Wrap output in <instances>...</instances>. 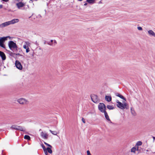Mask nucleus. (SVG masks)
Wrapping results in <instances>:
<instances>
[{
  "label": "nucleus",
  "instance_id": "f257e3e1",
  "mask_svg": "<svg viewBox=\"0 0 155 155\" xmlns=\"http://www.w3.org/2000/svg\"><path fill=\"white\" fill-rule=\"evenodd\" d=\"M8 46L10 49L13 52L17 53L18 47L15 43L13 41H9L8 43Z\"/></svg>",
  "mask_w": 155,
  "mask_h": 155
},
{
  "label": "nucleus",
  "instance_id": "f03ea898",
  "mask_svg": "<svg viewBox=\"0 0 155 155\" xmlns=\"http://www.w3.org/2000/svg\"><path fill=\"white\" fill-rule=\"evenodd\" d=\"M116 102L117 103V107L119 108L122 110H124V109H127L129 108L128 105L125 102H123L122 104L117 100H116Z\"/></svg>",
  "mask_w": 155,
  "mask_h": 155
},
{
  "label": "nucleus",
  "instance_id": "7ed1b4c3",
  "mask_svg": "<svg viewBox=\"0 0 155 155\" xmlns=\"http://www.w3.org/2000/svg\"><path fill=\"white\" fill-rule=\"evenodd\" d=\"M99 110L102 113L106 112V107L105 105L102 103H100L98 106Z\"/></svg>",
  "mask_w": 155,
  "mask_h": 155
},
{
  "label": "nucleus",
  "instance_id": "20e7f679",
  "mask_svg": "<svg viewBox=\"0 0 155 155\" xmlns=\"http://www.w3.org/2000/svg\"><path fill=\"white\" fill-rule=\"evenodd\" d=\"M9 55L15 58H18V56H20L21 57V58L23 59L24 58V56L21 54H19V53H16L15 52L13 53L10 51H9Z\"/></svg>",
  "mask_w": 155,
  "mask_h": 155
},
{
  "label": "nucleus",
  "instance_id": "39448f33",
  "mask_svg": "<svg viewBox=\"0 0 155 155\" xmlns=\"http://www.w3.org/2000/svg\"><path fill=\"white\" fill-rule=\"evenodd\" d=\"M17 101L20 104L25 105L28 104L29 102L26 99L23 98H20L17 100Z\"/></svg>",
  "mask_w": 155,
  "mask_h": 155
},
{
  "label": "nucleus",
  "instance_id": "423d86ee",
  "mask_svg": "<svg viewBox=\"0 0 155 155\" xmlns=\"http://www.w3.org/2000/svg\"><path fill=\"white\" fill-rule=\"evenodd\" d=\"M91 98L92 101L94 103H97L99 101L97 95L95 94H92L91 96Z\"/></svg>",
  "mask_w": 155,
  "mask_h": 155
},
{
  "label": "nucleus",
  "instance_id": "0eeeda50",
  "mask_svg": "<svg viewBox=\"0 0 155 155\" xmlns=\"http://www.w3.org/2000/svg\"><path fill=\"white\" fill-rule=\"evenodd\" d=\"M15 66L19 70H21L22 69V66L20 62L16 60L15 63Z\"/></svg>",
  "mask_w": 155,
  "mask_h": 155
},
{
  "label": "nucleus",
  "instance_id": "6e6552de",
  "mask_svg": "<svg viewBox=\"0 0 155 155\" xmlns=\"http://www.w3.org/2000/svg\"><path fill=\"white\" fill-rule=\"evenodd\" d=\"M19 20L18 19H14L10 21H8L9 25H10L13 24L15 23L18 22Z\"/></svg>",
  "mask_w": 155,
  "mask_h": 155
},
{
  "label": "nucleus",
  "instance_id": "1a4fd4ad",
  "mask_svg": "<svg viewBox=\"0 0 155 155\" xmlns=\"http://www.w3.org/2000/svg\"><path fill=\"white\" fill-rule=\"evenodd\" d=\"M25 5V4L22 2H20L16 4V6L19 9H20L21 8L23 7Z\"/></svg>",
  "mask_w": 155,
  "mask_h": 155
},
{
  "label": "nucleus",
  "instance_id": "9d476101",
  "mask_svg": "<svg viewBox=\"0 0 155 155\" xmlns=\"http://www.w3.org/2000/svg\"><path fill=\"white\" fill-rule=\"evenodd\" d=\"M41 137L44 139H47L48 138V135L43 132H42L41 133Z\"/></svg>",
  "mask_w": 155,
  "mask_h": 155
},
{
  "label": "nucleus",
  "instance_id": "9b49d317",
  "mask_svg": "<svg viewBox=\"0 0 155 155\" xmlns=\"http://www.w3.org/2000/svg\"><path fill=\"white\" fill-rule=\"evenodd\" d=\"M0 56L2 58L3 60H5L6 59V56L5 53L1 51H0Z\"/></svg>",
  "mask_w": 155,
  "mask_h": 155
},
{
  "label": "nucleus",
  "instance_id": "f8f14e48",
  "mask_svg": "<svg viewBox=\"0 0 155 155\" xmlns=\"http://www.w3.org/2000/svg\"><path fill=\"white\" fill-rule=\"evenodd\" d=\"M105 117L106 120L111 123H112V122L111 121L110 119L109 118V117L107 114V113L106 111L104 112Z\"/></svg>",
  "mask_w": 155,
  "mask_h": 155
},
{
  "label": "nucleus",
  "instance_id": "ddd939ff",
  "mask_svg": "<svg viewBox=\"0 0 155 155\" xmlns=\"http://www.w3.org/2000/svg\"><path fill=\"white\" fill-rule=\"evenodd\" d=\"M9 25L8 21L0 25V28H3Z\"/></svg>",
  "mask_w": 155,
  "mask_h": 155
},
{
  "label": "nucleus",
  "instance_id": "4468645a",
  "mask_svg": "<svg viewBox=\"0 0 155 155\" xmlns=\"http://www.w3.org/2000/svg\"><path fill=\"white\" fill-rule=\"evenodd\" d=\"M148 32L150 36L155 37V33L152 30H149L148 31Z\"/></svg>",
  "mask_w": 155,
  "mask_h": 155
},
{
  "label": "nucleus",
  "instance_id": "2eb2a0df",
  "mask_svg": "<svg viewBox=\"0 0 155 155\" xmlns=\"http://www.w3.org/2000/svg\"><path fill=\"white\" fill-rule=\"evenodd\" d=\"M115 95L116 96L120 97V98L126 101V98L124 97L122 95H121L120 94L118 93H116L115 94Z\"/></svg>",
  "mask_w": 155,
  "mask_h": 155
},
{
  "label": "nucleus",
  "instance_id": "dca6fc26",
  "mask_svg": "<svg viewBox=\"0 0 155 155\" xmlns=\"http://www.w3.org/2000/svg\"><path fill=\"white\" fill-rule=\"evenodd\" d=\"M17 130H19L21 131H25L26 130L24 127H23L21 126H18Z\"/></svg>",
  "mask_w": 155,
  "mask_h": 155
},
{
  "label": "nucleus",
  "instance_id": "f3484780",
  "mask_svg": "<svg viewBox=\"0 0 155 155\" xmlns=\"http://www.w3.org/2000/svg\"><path fill=\"white\" fill-rule=\"evenodd\" d=\"M111 97L110 96H106L105 97V100L108 102H110L111 100Z\"/></svg>",
  "mask_w": 155,
  "mask_h": 155
},
{
  "label": "nucleus",
  "instance_id": "a211bd4d",
  "mask_svg": "<svg viewBox=\"0 0 155 155\" xmlns=\"http://www.w3.org/2000/svg\"><path fill=\"white\" fill-rule=\"evenodd\" d=\"M138 147H137V149H136V147H134L131 149V152H133L135 153V151L136 150H138Z\"/></svg>",
  "mask_w": 155,
  "mask_h": 155
},
{
  "label": "nucleus",
  "instance_id": "6ab92c4d",
  "mask_svg": "<svg viewBox=\"0 0 155 155\" xmlns=\"http://www.w3.org/2000/svg\"><path fill=\"white\" fill-rule=\"evenodd\" d=\"M18 126L16 125H12L11 126V128L12 129H14L16 130H18Z\"/></svg>",
  "mask_w": 155,
  "mask_h": 155
},
{
  "label": "nucleus",
  "instance_id": "aec40b11",
  "mask_svg": "<svg viewBox=\"0 0 155 155\" xmlns=\"http://www.w3.org/2000/svg\"><path fill=\"white\" fill-rule=\"evenodd\" d=\"M107 108L109 110H113L114 108V107L113 106L108 105L107 106Z\"/></svg>",
  "mask_w": 155,
  "mask_h": 155
},
{
  "label": "nucleus",
  "instance_id": "412c9836",
  "mask_svg": "<svg viewBox=\"0 0 155 155\" xmlns=\"http://www.w3.org/2000/svg\"><path fill=\"white\" fill-rule=\"evenodd\" d=\"M95 0H87V2L90 4H93L94 3Z\"/></svg>",
  "mask_w": 155,
  "mask_h": 155
},
{
  "label": "nucleus",
  "instance_id": "4be33fe9",
  "mask_svg": "<svg viewBox=\"0 0 155 155\" xmlns=\"http://www.w3.org/2000/svg\"><path fill=\"white\" fill-rule=\"evenodd\" d=\"M49 131L51 134L54 135H57L58 134L57 132L56 131H53L50 130H49Z\"/></svg>",
  "mask_w": 155,
  "mask_h": 155
},
{
  "label": "nucleus",
  "instance_id": "5701e85b",
  "mask_svg": "<svg viewBox=\"0 0 155 155\" xmlns=\"http://www.w3.org/2000/svg\"><path fill=\"white\" fill-rule=\"evenodd\" d=\"M46 150L47 151L50 153H51L52 152V150L50 148L47 147Z\"/></svg>",
  "mask_w": 155,
  "mask_h": 155
},
{
  "label": "nucleus",
  "instance_id": "b1692460",
  "mask_svg": "<svg viewBox=\"0 0 155 155\" xmlns=\"http://www.w3.org/2000/svg\"><path fill=\"white\" fill-rule=\"evenodd\" d=\"M24 138L25 139H27L28 140H30L31 139L30 137L28 135H25Z\"/></svg>",
  "mask_w": 155,
  "mask_h": 155
},
{
  "label": "nucleus",
  "instance_id": "393cba45",
  "mask_svg": "<svg viewBox=\"0 0 155 155\" xmlns=\"http://www.w3.org/2000/svg\"><path fill=\"white\" fill-rule=\"evenodd\" d=\"M131 112L132 114L134 116H135V115L136 114H135V112L134 110V109H132V108H131Z\"/></svg>",
  "mask_w": 155,
  "mask_h": 155
},
{
  "label": "nucleus",
  "instance_id": "a878e982",
  "mask_svg": "<svg viewBox=\"0 0 155 155\" xmlns=\"http://www.w3.org/2000/svg\"><path fill=\"white\" fill-rule=\"evenodd\" d=\"M142 144V142L141 141H138L136 144V145L137 146H140Z\"/></svg>",
  "mask_w": 155,
  "mask_h": 155
},
{
  "label": "nucleus",
  "instance_id": "bb28decb",
  "mask_svg": "<svg viewBox=\"0 0 155 155\" xmlns=\"http://www.w3.org/2000/svg\"><path fill=\"white\" fill-rule=\"evenodd\" d=\"M53 42V40H51L50 42H47V43L48 45H52Z\"/></svg>",
  "mask_w": 155,
  "mask_h": 155
},
{
  "label": "nucleus",
  "instance_id": "cd10ccee",
  "mask_svg": "<svg viewBox=\"0 0 155 155\" xmlns=\"http://www.w3.org/2000/svg\"><path fill=\"white\" fill-rule=\"evenodd\" d=\"M0 46L3 48H5V47L3 43H0Z\"/></svg>",
  "mask_w": 155,
  "mask_h": 155
},
{
  "label": "nucleus",
  "instance_id": "c85d7f7f",
  "mask_svg": "<svg viewBox=\"0 0 155 155\" xmlns=\"http://www.w3.org/2000/svg\"><path fill=\"white\" fill-rule=\"evenodd\" d=\"M44 143L47 146H48L49 147H50L51 148L52 147V146L50 144H48V143L45 142H44Z\"/></svg>",
  "mask_w": 155,
  "mask_h": 155
},
{
  "label": "nucleus",
  "instance_id": "c756f323",
  "mask_svg": "<svg viewBox=\"0 0 155 155\" xmlns=\"http://www.w3.org/2000/svg\"><path fill=\"white\" fill-rule=\"evenodd\" d=\"M41 147L43 149L44 151L47 150V149H46L45 146L43 144L41 145Z\"/></svg>",
  "mask_w": 155,
  "mask_h": 155
},
{
  "label": "nucleus",
  "instance_id": "7c9ffc66",
  "mask_svg": "<svg viewBox=\"0 0 155 155\" xmlns=\"http://www.w3.org/2000/svg\"><path fill=\"white\" fill-rule=\"evenodd\" d=\"M137 29L139 30H140V31H142L143 29L141 27H137Z\"/></svg>",
  "mask_w": 155,
  "mask_h": 155
},
{
  "label": "nucleus",
  "instance_id": "2f4dec72",
  "mask_svg": "<svg viewBox=\"0 0 155 155\" xmlns=\"http://www.w3.org/2000/svg\"><path fill=\"white\" fill-rule=\"evenodd\" d=\"M17 58V59H21L23 60L24 59V58L23 59H22L21 58V56H18V58Z\"/></svg>",
  "mask_w": 155,
  "mask_h": 155
},
{
  "label": "nucleus",
  "instance_id": "473e14b6",
  "mask_svg": "<svg viewBox=\"0 0 155 155\" xmlns=\"http://www.w3.org/2000/svg\"><path fill=\"white\" fill-rule=\"evenodd\" d=\"M29 51H30L29 49L28 48H28L26 49V52L27 53H28Z\"/></svg>",
  "mask_w": 155,
  "mask_h": 155
},
{
  "label": "nucleus",
  "instance_id": "72a5a7b5",
  "mask_svg": "<svg viewBox=\"0 0 155 155\" xmlns=\"http://www.w3.org/2000/svg\"><path fill=\"white\" fill-rule=\"evenodd\" d=\"M82 122L84 123H85V119L82 117Z\"/></svg>",
  "mask_w": 155,
  "mask_h": 155
},
{
  "label": "nucleus",
  "instance_id": "f704fd0d",
  "mask_svg": "<svg viewBox=\"0 0 155 155\" xmlns=\"http://www.w3.org/2000/svg\"><path fill=\"white\" fill-rule=\"evenodd\" d=\"M87 155H91V154L90 153V152L89 150H87Z\"/></svg>",
  "mask_w": 155,
  "mask_h": 155
},
{
  "label": "nucleus",
  "instance_id": "c9c22d12",
  "mask_svg": "<svg viewBox=\"0 0 155 155\" xmlns=\"http://www.w3.org/2000/svg\"><path fill=\"white\" fill-rule=\"evenodd\" d=\"M44 152L45 153L46 155H48V152H47V150H44Z\"/></svg>",
  "mask_w": 155,
  "mask_h": 155
},
{
  "label": "nucleus",
  "instance_id": "e433bc0d",
  "mask_svg": "<svg viewBox=\"0 0 155 155\" xmlns=\"http://www.w3.org/2000/svg\"><path fill=\"white\" fill-rule=\"evenodd\" d=\"M2 1L5 2H7L9 1V0H1Z\"/></svg>",
  "mask_w": 155,
  "mask_h": 155
},
{
  "label": "nucleus",
  "instance_id": "4c0bfd02",
  "mask_svg": "<svg viewBox=\"0 0 155 155\" xmlns=\"http://www.w3.org/2000/svg\"><path fill=\"white\" fill-rule=\"evenodd\" d=\"M23 48H24L26 49V48H27V46L26 45H24L23 46Z\"/></svg>",
  "mask_w": 155,
  "mask_h": 155
},
{
  "label": "nucleus",
  "instance_id": "58836bf2",
  "mask_svg": "<svg viewBox=\"0 0 155 155\" xmlns=\"http://www.w3.org/2000/svg\"><path fill=\"white\" fill-rule=\"evenodd\" d=\"M3 5H0V8H3Z\"/></svg>",
  "mask_w": 155,
  "mask_h": 155
},
{
  "label": "nucleus",
  "instance_id": "ea45409f",
  "mask_svg": "<svg viewBox=\"0 0 155 155\" xmlns=\"http://www.w3.org/2000/svg\"><path fill=\"white\" fill-rule=\"evenodd\" d=\"M153 141L154 142V140H155V137H153Z\"/></svg>",
  "mask_w": 155,
  "mask_h": 155
},
{
  "label": "nucleus",
  "instance_id": "a19ab883",
  "mask_svg": "<svg viewBox=\"0 0 155 155\" xmlns=\"http://www.w3.org/2000/svg\"><path fill=\"white\" fill-rule=\"evenodd\" d=\"M87 4L86 3H85L84 4V5L85 6H86V5H87Z\"/></svg>",
  "mask_w": 155,
  "mask_h": 155
},
{
  "label": "nucleus",
  "instance_id": "79ce46f5",
  "mask_svg": "<svg viewBox=\"0 0 155 155\" xmlns=\"http://www.w3.org/2000/svg\"><path fill=\"white\" fill-rule=\"evenodd\" d=\"M102 3V2H101V1H100V2H99V4H100V3Z\"/></svg>",
  "mask_w": 155,
  "mask_h": 155
},
{
  "label": "nucleus",
  "instance_id": "37998d69",
  "mask_svg": "<svg viewBox=\"0 0 155 155\" xmlns=\"http://www.w3.org/2000/svg\"><path fill=\"white\" fill-rule=\"evenodd\" d=\"M78 0L79 1H82L83 0Z\"/></svg>",
  "mask_w": 155,
  "mask_h": 155
},
{
  "label": "nucleus",
  "instance_id": "c03bdc74",
  "mask_svg": "<svg viewBox=\"0 0 155 155\" xmlns=\"http://www.w3.org/2000/svg\"><path fill=\"white\" fill-rule=\"evenodd\" d=\"M54 43H56V41H54Z\"/></svg>",
  "mask_w": 155,
  "mask_h": 155
},
{
  "label": "nucleus",
  "instance_id": "a18cd8bd",
  "mask_svg": "<svg viewBox=\"0 0 155 155\" xmlns=\"http://www.w3.org/2000/svg\"><path fill=\"white\" fill-rule=\"evenodd\" d=\"M27 6H28V7H29V5H27Z\"/></svg>",
  "mask_w": 155,
  "mask_h": 155
},
{
  "label": "nucleus",
  "instance_id": "49530a36",
  "mask_svg": "<svg viewBox=\"0 0 155 155\" xmlns=\"http://www.w3.org/2000/svg\"><path fill=\"white\" fill-rule=\"evenodd\" d=\"M44 44H45V42H44Z\"/></svg>",
  "mask_w": 155,
  "mask_h": 155
},
{
  "label": "nucleus",
  "instance_id": "de8ad7c7",
  "mask_svg": "<svg viewBox=\"0 0 155 155\" xmlns=\"http://www.w3.org/2000/svg\"><path fill=\"white\" fill-rule=\"evenodd\" d=\"M30 1H32V0H30Z\"/></svg>",
  "mask_w": 155,
  "mask_h": 155
}]
</instances>
